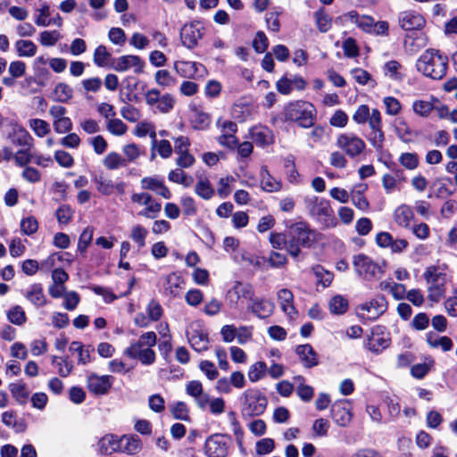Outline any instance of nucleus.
I'll use <instances>...</instances> for the list:
<instances>
[{
	"label": "nucleus",
	"mask_w": 457,
	"mask_h": 457,
	"mask_svg": "<svg viewBox=\"0 0 457 457\" xmlns=\"http://www.w3.org/2000/svg\"><path fill=\"white\" fill-rule=\"evenodd\" d=\"M287 253L297 258L301 253V246L311 248L320 239V234L305 221H297L288 226Z\"/></svg>",
	"instance_id": "obj_1"
},
{
	"label": "nucleus",
	"mask_w": 457,
	"mask_h": 457,
	"mask_svg": "<svg viewBox=\"0 0 457 457\" xmlns=\"http://www.w3.org/2000/svg\"><path fill=\"white\" fill-rule=\"evenodd\" d=\"M448 60L438 50H426L417 60V70L432 79H441L447 71Z\"/></svg>",
	"instance_id": "obj_2"
},
{
	"label": "nucleus",
	"mask_w": 457,
	"mask_h": 457,
	"mask_svg": "<svg viewBox=\"0 0 457 457\" xmlns=\"http://www.w3.org/2000/svg\"><path fill=\"white\" fill-rule=\"evenodd\" d=\"M157 337L153 331L142 334L137 341H134L125 349L124 353L130 359L138 360L143 365H152L156 359L152 349L156 345Z\"/></svg>",
	"instance_id": "obj_3"
},
{
	"label": "nucleus",
	"mask_w": 457,
	"mask_h": 457,
	"mask_svg": "<svg viewBox=\"0 0 457 457\" xmlns=\"http://www.w3.org/2000/svg\"><path fill=\"white\" fill-rule=\"evenodd\" d=\"M287 120L297 122L301 127L308 129L313 126L316 118V109L306 101L289 103L284 111Z\"/></svg>",
	"instance_id": "obj_4"
},
{
	"label": "nucleus",
	"mask_w": 457,
	"mask_h": 457,
	"mask_svg": "<svg viewBox=\"0 0 457 457\" xmlns=\"http://www.w3.org/2000/svg\"><path fill=\"white\" fill-rule=\"evenodd\" d=\"M428 284V299L432 303H438L446 292V274L438 266H429L423 273Z\"/></svg>",
	"instance_id": "obj_5"
},
{
	"label": "nucleus",
	"mask_w": 457,
	"mask_h": 457,
	"mask_svg": "<svg viewBox=\"0 0 457 457\" xmlns=\"http://www.w3.org/2000/svg\"><path fill=\"white\" fill-rule=\"evenodd\" d=\"M304 205L309 214L327 228L337 225L334 212L329 202L318 196H307L304 199Z\"/></svg>",
	"instance_id": "obj_6"
},
{
	"label": "nucleus",
	"mask_w": 457,
	"mask_h": 457,
	"mask_svg": "<svg viewBox=\"0 0 457 457\" xmlns=\"http://www.w3.org/2000/svg\"><path fill=\"white\" fill-rule=\"evenodd\" d=\"M244 403L242 413L244 416H259L264 412L267 407V398L259 391L249 389L243 394Z\"/></svg>",
	"instance_id": "obj_7"
},
{
	"label": "nucleus",
	"mask_w": 457,
	"mask_h": 457,
	"mask_svg": "<svg viewBox=\"0 0 457 457\" xmlns=\"http://www.w3.org/2000/svg\"><path fill=\"white\" fill-rule=\"evenodd\" d=\"M353 263L357 274L366 280L378 278L385 271L381 265L363 253L355 255Z\"/></svg>",
	"instance_id": "obj_8"
},
{
	"label": "nucleus",
	"mask_w": 457,
	"mask_h": 457,
	"mask_svg": "<svg viewBox=\"0 0 457 457\" xmlns=\"http://www.w3.org/2000/svg\"><path fill=\"white\" fill-rule=\"evenodd\" d=\"M336 145L350 158L358 157L366 148L365 142L353 133H342L338 135Z\"/></svg>",
	"instance_id": "obj_9"
},
{
	"label": "nucleus",
	"mask_w": 457,
	"mask_h": 457,
	"mask_svg": "<svg viewBox=\"0 0 457 457\" xmlns=\"http://www.w3.org/2000/svg\"><path fill=\"white\" fill-rule=\"evenodd\" d=\"M145 103L152 107L154 112L161 113L170 112L175 105L176 100L171 94L161 95L157 88L149 89L145 95Z\"/></svg>",
	"instance_id": "obj_10"
},
{
	"label": "nucleus",
	"mask_w": 457,
	"mask_h": 457,
	"mask_svg": "<svg viewBox=\"0 0 457 457\" xmlns=\"http://www.w3.org/2000/svg\"><path fill=\"white\" fill-rule=\"evenodd\" d=\"M254 296L253 287L250 283L236 281L228 290L226 299L231 308H237L240 302L247 301L251 303Z\"/></svg>",
	"instance_id": "obj_11"
},
{
	"label": "nucleus",
	"mask_w": 457,
	"mask_h": 457,
	"mask_svg": "<svg viewBox=\"0 0 457 457\" xmlns=\"http://www.w3.org/2000/svg\"><path fill=\"white\" fill-rule=\"evenodd\" d=\"M145 62L137 55L126 54L113 58L110 63V68L117 72H127L132 71L135 74L144 72Z\"/></svg>",
	"instance_id": "obj_12"
},
{
	"label": "nucleus",
	"mask_w": 457,
	"mask_h": 457,
	"mask_svg": "<svg viewBox=\"0 0 457 457\" xmlns=\"http://www.w3.org/2000/svg\"><path fill=\"white\" fill-rule=\"evenodd\" d=\"M187 337L188 343L195 351L203 352L208 349V334L201 323H191L187 330Z\"/></svg>",
	"instance_id": "obj_13"
},
{
	"label": "nucleus",
	"mask_w": 457,
	"mask_h": 457,
	"mask_svg": "<svg viewBox=\"0 0 457 457\" xmlns=\"http://www.w3.org/2000/svg\"><path fill=\"white\" fill-rule=\"evenodd\" d=\"M230 438L223 434L210 436L204 445L205 453L209 457H226Z\"/></svg>",
	"instance_id": "obj_14"
},
{
	"label": "nucleus",
	"mask_w": 457,
	"mask_h": 457,
	"mask_svg": "<svg viewBox=\"0 0 457 457\" xmlns=\"http://www.w3.org/2000/svg\"><path fill=\"white\" fill-rule=\"evenodd\" d=\"M114 381L111 375H98L91 373L87 376V387L94 395L100 396L107 395Z\"/></svg>",
	"instance_id": "obj_15"
},
{
	"label": "nucleus",
	"mask_w": 457,
	"mask_h": 457,
	"mask_svg": "<svg viewBox=\"0 0 457 457\" xmlns=\"http://www.w3.org/2000/svg\"><path fill=\"white\" fill-rule=\"evenodd\" d=\"M387 308V302L382 295H378L371 301L359 306L360 314L368 320H376L383 314Z\"/></svg>",
	"instance_id": "obj_16"
},
{
	"label": "nucleus",
	"mask_w": 457,
	"mask_h": 457,
	"mask_svg": "<svg viewBox=\"0 0 457 457\" xmlns=\"http://www.w3.org/2000/svg\"><path fill=\"white\" fill-rule=\"evenodd\" d=\"M331 417L340 427H346L352 420V404L346 399L335 402L331 406Z\"/></svg>",
	"instance_id": "obj_17"
},
{
	"label": "nucleus",
	"mask_w": 457,
	"mask_h": 457,
	"mask_svg": "<svg viewBox=\"0 0 457 457\" xmlns=\"http://www.w3.org/2000/svg\"><path fill=\"white\" fill-rule=\"evenodd\" d=\"M204 27L200 22L185 24L180 30V38L183 46L192 49L203 37Z\"/></svg>",
	"instance_id": "obj_18"
},
{
	"label": "nucleus",
	"mask_w": 457,
	"mask_h": 457,
	"mask_svg": "<svg viewBox=\"0 0 457 457\" xmlns=\"http://www.w3.org/2000/svg\"><path fill=\"white\" fill-rule=\"evenodd\" d=\"M7 138L16 146L29 147L33 146V137L20 124H14L12 130L8 133Z\"/></svg>",
	"instance_id": "obj_19"
},
{
	"label": "nucleus",
	"mask_w": 457,
	"mask_h": 457,
	"mask_svg": "<svg viewBox=\"0 0 457 457\" xmlns=\"http://www.w3.org/2000/svg\"><path fill=\"white\" fill-rule=\"evenodd\" d=\"M378 331H382L380 327L373 328L371 336L367 339L365 344V346L376 354L380 353L383 350L387 348L390 344L389 337H386L383 333H378Z\"/></svg>",
	"instance_id": "obj_20"
},
{
	"label": "nucleus",
	"mask_w": 457,
	"mask_h": 457,
	"mask_svg": "<svg viewBox=\"0 0 457 457\" xmlns=\"http://www.w3.org/2000/svg\"><path fill=\"white\" fill-rule=\"evenodd\" d=\"M247 308L258 318L265 319L273 313L275 305L272 302L265 298H255L253 296L251 303H248Z\"/></svg>",
	"instance_id": "obj_21"
},
{
	"label": "nucleus",
	"mask_w": 457,
	"mask_h": 457,
	"mask_svg": "<svg viewBox=\"0 0 457 457\" xmlns=\"http://www.w3.org/2000/svg\"><path fill=\"white\" fill-rule=\"evenodd\" d=\"M184 287L185 281L178 272H172L165 277L163 283L165 295L177 297L181 294Z\"/></svg>",
	"instance_id": "obj_22"
},
{
	"label": "nucleus",
	"mask_w": 457,
	"mask_h": 457,
	"mask_svg": "<svg viewBox=\"0 0 457 457\" xmlns=\"http://www.w3.org/2000/svg\"><path fill=\"white\" fill-rule=\"evenodd\" d=\"M399 24L405 30L420 29L425 24V20L420 13L407 11L400 13Z\"/></svg>",
	"instance_id": "obj_23"
},
{
	"label": "nucleus",
	"mask_w": 457,
	"mask_h": 457,
	"mask_svg": "<svg viewBox=\"0 0 457 457\" xmlns=\"http://www.w3.org/2000/svg\"><path fill=\"white\" fill-rule=\"evenodd\" d=\"M295 353L305 368L310 369L318 365L317 353L311 345L305 344L298 345L295 349Z\"/></svg>",
	"instance_id": "obj_24"
},
{
	"label": "nucleus",
	"mask_w": 457,
	"mask_h": 457,
	"mask_svg": "<svg viewBox=\"0 0 457 457\" xmlns=\"http://www.w3.org/2000/svg\"><path fill=\"white\" fill-rule=\"evenodd\" d=\"M277 296L282 312L288 317L294 318L297 312L294 305L293 293L287 288H283L278 292Z\"/></svg>",
	"instance_id": "obj_25"
},
{
	"label": "nucleus",
	"mask_w": 457,
	"mask_h": 457,
	"mask_svg": "<svg viewBox=\"0 0 457 457\" xmlns=\"http://www.w3.org/2000/svg\"><path fill=\"white\" fill-rule=\"evenodd\" d=\"M204 66L195 62H188V61H176L174 62V69L176 72L183 78L193 79L198 73H200V69H203Z\"/></svg>",
	"instance_id": "obj_26"
},
{
	"label": "nucleus",
	"mask_w": 457,
	"mask_h": 457,
	"mask_svg": "<svg viewBox=\"0 0 457 457\" xmlns=\"http://www.w3.org/2000/svg\"><path fill=\"white\" fill-rule=\"evenodd\" d=\"M97 446L100 454L108 455L120 450V441L117 436L108 434L98 441Z\"/></svg>",
	"instance_id": "obj_27"
},
{
	"label": "nucleus",
	"mask_w": 457,
	"mask_h": 457,
	"mask_svg": "<svg viewBox=\"0 0 457 457\" xmlns=\"http://www.w3.org/2000/svg\"><path fill=\"white\" fill-rule=\"evenodd\" d=\"M260 177L262 190L273 193L278 192L282 188L281 182L271 176L266 166L261 168Z\"/></svg>",
	"instance_id": "obj_28"
},
{
	"label": "nucleus",
	"mask_w": 457,
	"mask_h": 457,
	"mask_svg": "<svg viewBox=\"0 0 457 457\" xmlns=\"http://www.w3.org/2000/svg\"><path fill=\"white\" fill-rule=\"evenodd\" d=\"M25 297L37 308L45 306L47 303V299L43 292V287L39 283L31 285L26 292Z\"/></svg>",
	"instance_id": "obj_29"
},
{
	"label": "nucleus",
	"mask_w": 457,
	"mask_h": 457,
	"mask_svg": "<svg viewBox=\"0 0 457 457\" xmlns=\"http://www.w3.org/2000/svg\"><path fill=\"white\" fill-rule=\"evenodd\" d=\"M345 19L356 24L360 29H361L365 32L371 33L372 31L374 20L370 16H360L357 12L351 11L345 14Z\"/></svg>",
	"instance_id": "obj_30"
},
{
	"label": "nucleus",
	"mask_w": 457,
	"mask_h": 457,
	"mask_svg": "<svg viewBox=\"0 0 457 457\" xmlns=\"http://www.w3.org/2000/svg\"><path fill=\"white\" fill-rule=\"evenodd\" d=\"M367 189V184H358L352 190V202L356 208L361 211H366L370 205L368 200L363 195Z\"/></svg>",
	"instance_id": "obj_31"
},
{
	"label": "nucleus",
	"mask_w": 457,
	"mask_h": 457,
	"mask_svg": "<svg viewBox=\"0 0 457 457\" xmlns=\"http://www.w3.org/2000/svg\"><path fill=\"white\" fill-rule=\"evenodd\" d=\"M120 448L119 451L128 454H136L142 448L141 442L137 436H123L121 438H120Z\"/></svg>",
	"instance_id": "obj_32"
},
{
	"label": "nucleus",
	"mask_w": 457,
	"mask_h": 457,
	"mask_svg": "<svg viewBox=\"0 0 457 457\" xmlns=\"http://www.w3.org/2000/svg\"><path fill=\"white\" fill-rule=\"evenodd\" d=\"M394 216L395 222L399 226L408 228L414 215L410 206L403 204L396 208Z\"/></svg>",
	"instance_id": "obj_33"
},
{
	"label": "nucleus",
	"mask_w": 457,
	"mask_h": 457,
	"mask_svg": "<svg viewBox=\"0 0 457 457\" xmlns=\"http://www.w3.org/2000/svg\"><path fill=\"white\" fill-rule=\"evenodd\" d=\"M252 139L260 145H267L272 142L271 131L267 127H254L251 130Z\"/></svg>",
	"instance_id": "obj_34"
},
{
	"label": "nucleus",
	"mask_w": 457,
	"mask_h": 457,
	"mask_svg": "<svg viewBox=\"0 0 457 457\" xmlns=\"http://www.w3.org/2000/svg\"><path fill=\"white\" fill-rule=\"evenodd\" d=\"M427 342L433 348L440 347L444 352L450 351L453 348V341L446 336L438 337L436 334L427 335Z\"/></svg>",
	"instance_id": "obj_35"
},
{
	"label": "nucleus",
	"mask_w": 457,
	"mask_h": 457,
	"mask_svg": "<svg viewBox=\"0 0 457 457\" xmlns=\"http://www.w3.org/2000/svg\"><path fill=\"white\" fill-rule=\"evenodd\" d=\"M195 193L204 200H210L215 194L207 178H200L195 184Z\"/></svg>",
	"instance_id": "obj_36"
},
{
	"label": "nucleus",
	"mask_w": 457,
	"mask_h": 457,
	"mask_svg": "<svg viewBox=\"0 0 457 457\" xmlns=\"http://www.w3.org/2000/svg\"><path fill=\"white\" fill-rule=\"evenodd\" d=\"M403 66L397 61L392 60L385 63L383 71L386 76L395 81H401L404 74L402 72Z\"/></svg>",
	"instance_id": "obj_37"
},
{
	"label": "nucleus",
	"mask_w": 457,
	"mask_h": 457,
	"mask_svg": "<svg viewBox=\"0 0 457 457\" xmlns=\"http://www.w3.org/2000/svg\"><path fill=\"white\" fill-rule=\"evenodd\" d=\"M15 49L20 57H32L37 53V46L31 40L20 39L16 41Z\"/></svg>",
	"instance_id": "obj_38"
},
{
	"label": "nucleus",
	"mask_w": 457,
	"mask_h": 457,
	"mask_svg": "<svg viewBox=\"0 0 457 457\" xmlns=\"http://www.w3.org/2000/svg\"><path fill=\"white\" fill-rule=\"evenodd\" d=\"M168 179L173 183L180 184L184 187H189L194 182L193 177L186 174L181 169H175L169 172Z\"/></svg>",
	"instance_id": "obj_39"
},
{
	"label": "nucleus",
	"mask_w": 457,
	"mask_h": 457,
	"mask_svg": "<svg viewBox=\"0 0 457 457\" xmlns=\"http://www.w3.org/2000/svg\"><path fill=\"white\" fill-rule=\"evenodd\" d=\"M171 415L176 420L189 421V409L185 402L178 401L170 406Z\"/></svg>",
	"instance_id": "obj_40"
},
{
	"label": "nucleus",
	"mask_w": 457,
	"mask_h": 457,
	"mask_svg": "<svg viewBox=\"0 0 457 457\" xmlns=\"http://www.w3.org/2000/svg\"><path fill=\"white\" fill-rule=\"evenodd\" d=\"M155 83L162 88H171L177 84V79L167 70H159L154 74Z\"/></svg>",
	"instance_id": "obj_41"
},
{
	"label": "nucleus",
	"mask_w": 457,
	"mask_h": 457,
	"mask_svg": "<svg viewBox=\"0 0 457 457\" xmlns=\"http://www.w3.org/2000/svg\"><path fill=\"white\" fill-rule=\"evenodd\" d=\"M93 60L95 64L98 67H110L112 59L106 47L101 45L95 49Z\"/></svg>",
	"instance_id": "obj_42"
},
{
	"label": "nucleus",
	"mask_w": 457,
	"mask_h": 457,
	"mask_svg": "<svg viewBox=\"0 0 457 457\" xmlns=\"http://www.w3.org/2000/svg\"><path fill=\"white\" fill-rule=\"evenodd\" d=\"M295 381L298 384L296 388L297 395L304 402H310L313 397V388L305 385V379L302 376L294 378Z\"/></svg>",
	"instance_id": "obj_43"
},
{
	"label": "nucleus",
	"mask_w": 457,
	"mask_h": 457,
	"mask_svg": "<svg viewBox=\"0 0 457 457\" xmlns=\"http://www.w3.org/2000/svg\"><path fill=\"white\" fill-rule=\"evenodd\" d=\"M70 351L77 352L79 354V363L87 364L90 361V352L93 349L90 346L85 347L80 342L73 341L70 345Z\"/></svg>",
	"instance_id": "obj_44"
},
{
	"label": "nucleus",
	"mask_w": 457,
	"mask_h": 457,
	"mask_svg": "<svg viewBox=\"0 0 457 457\" xmlns=\"http://www.w3.org/2000/svg\"><path fill=\"white\" fill-rule=\"evenodd\" d=\"M104 166L107 170H116L126 166V159L116 152L109 153L103 160Z\"/></svg>",
	"instance_id": "obj_45"
},
{
	"label": "nucleus",
	"mask_w": 457,
	"mask_h": 457,
	"mask_svg": "<svg viewBox=\"0 0 457 457\" xmlns=\"http://www.w3.org/2000/svg\"><path fill=\"white\" fill-rule=\"evenodd\" d=\"M73 90L66 83H58L54 90V100L60 103H67L72 98Z\"/></svg>",
	"instance_id": "obj_46"
},
{
	"label": "nucleus",
	"mask_w": 457,
	"mask_h": 457,
	"mask_svg": "<svg viewBox=\"0 0 457 457\" xmlns=\"http://www.w3.org/2000/svg\"><path fill=\"white\" fill-rule=\"evenodd\" d=\"M315 23L321 33H325L331 29L332 18L324 11L319 10L314 13Z\"/></svg>",
	"instance_id": "obj_47"
},
{
	"label": "nucleus",
	"mask_w": 457,
	"mask_h": 457,
	"mask_svg": "<svg viewBox=\"0 0 457 457\" xmlns=\"http://www.w3.org/2000/svg\"><path fill=\"white\" fill-rule=\"evenodd\" d=\"M9 390L19 403L23 404L27 402L29 398V392L26 389L25 384L21 382L11 383L9 385Z\"/></svg>",
	"instance_id": "obj_48"
},
{
	"label": "nucleus",
	"mask_w": 457,
	"mask_h": 457,
	"mask_svg": "<svg viewBox=\"0 0 457 457\" xmlns=\"http://www.w3.org/2000/svg\"><path fill=\"white\" fill-rule=\"evenodd\" d=\"M235 181L236 179L232 176L220 178L218 182V195L222 199L228 197L232 192Z\"/></svg>",
	"instance_id": "obj_49"
},
{
	"label": "nucleus",
	"mask_w": 457,
	"mask_h": 457,
	"mask_svg": "<svg viewBox=\"0 0 457 457\" xmlns=\"http://www.w3.org/2000/svg\"><path fill=\"white\" fill-rule=\"evenodd\" d=\"M7 319L16 326H21L27 320L25 312L20 305H15L7 312Z\"/></svg>",
	"instance_id": "obj_50"
},
{
	"label": "nucleus",
	"mask_w": 457,
	"mask_h": 457,
	"mask_svg": "<svg viewBox=\"0 0 457 457\" xmlns=\"http://www.w3.org/2000/svg\"><path fill=\"white\" fill-rule=\"evenodd\" d=\"M329 310L333 314H343L348 310V301L342 295H335L329 301Z\"/></svg>",
	"instance_id": "obj_51"
},
{
	"label": "nucleus",
	"mask_w": 457,
	"mask_h": 457,
	"mask_svg": "<svg viewBox=\"0 0 457 457\" xmlns=\"http://www.w3.org/2000/svg\"><path fill=\"white\" fill-rule=\"evenodd\" d=\"M29 126L39 137L46 136L51 130L49 123L41 119H30Z\"/></svg>",
	"instance_id": "obj_52"
},
{
	"label": "nucleus",
	"mask_w": 457,
	"mask_h": 457,
	"mask_svg": "<svg viewBox=\"0 0 457 457\" xmlns=\"http://www.w3.org/2000/svg\"><path fill=\"white\" fill-rule=\"evenodd\" d=\"M267 372V365L264 361H257L250 366L248 378L252 382L260 380Z\"/></svg>",
	"instance_id": "obj_53"
},
{
	"label": "nucleus",
	"mask_w": 457,
	"mask_h": 457,
	"mask_svg": "<svg viewBox=\"0 0 457 457\" xmlns=\"http://www.w3.org/2000/svg\"><path fill=\"white\" fill-rule=\"evenodd\" d=\"M151 137H153L154 145L156 147L160 156L164 159L170 157L172 154V147L170 143L166 139H162L157 142L155 138V132H152Z\"/></svg>",
	"instance_id": "obj_54"
},
{
	"label": "nucleus",
	"mask_w": 457,
	"mask_h": 457,
	"mask_svg": "<svg viewBox=\"0 0 457 457\" xmlns=\"http://www.w3.org/2000/svg\"><path fill=\"white\" fill-rule=\"evenodd\" d=\"M106 129L114 136H122L127 132L128 126L120 119H109Z\"/></svg>",
	"instance_id": "obj_55"
},
{
	"label": "nucleus",
	"mask_w": 457,
	"mask_h": 457,
	"mask_svg": "<svg viewBox=\"0 0 457 457\" xmlns=\"http://www.w3.org/2000/svg\"><path fill=\"white\" fill-rule=\"evenodd\" d=\"M123 154H125L126 164L128 162H134L137 159L144 154L141 147L134 143L125 145L122 148Z\"/></svg>",
	"instance_id": "obj_56"
},
{
	"label": "nucleus",
	"mask_w": 457,
	"mask_h": 457,
	"mask_svg": "<svg viewBox=\"0 0 457 457\" xmlns=\"http://www.w3.org/2000/svg\"><path fill=\"white\" fill-rule=\"evenodd\" d=\"M412 110L416 114L421 117H428L434 110V105L428 101L416 100L412 104Z\"/></svg>",
	"instance_id": "obj_57"
},
{
	"label": "nucleus",
	"mask_w": 457,
	"mask_h": 457,
	"mask_svg": "<svg viewBox=\"0 0 457 457\" xmlns=\"http://www.w3.org/2000/svg\"><path fill=\"white\" fill-rule=\"evenodd\" d=\"M147 229L141 225H136L131 228L130 237L137 245L138 248L145 245Z\"/></svg>",
	"instance_id": "obj_58"
},
{
	"label": "nucleus",
	"mask_w": 457,
	"mask_h": 457,
	"mask_svg": "<svg viewBox=\"0 0 457 457\" xmlns=\"http://www.w3.org/2000/svg\"><path fill=\"white\" fill-rule=\"evenodd\" d=\"M180 205L182 208L183 214L187 217L195 216L197 212V207L195 204V201L191 196L183 195L180 198Z\"/></svg>",
	"instance_id": "obj_59"
},
{
	"label": "nucleus",
	"mask_w": 457,
	"mask_h": 457,
	"mask_svg": "<svg viewBox=\"0 0 457 457\" xmlns=\"http://www.w3.org/2000/svg\"><path fill=\"white\" fill-rule=\"evenodd\" d=\"M21 230L24 235L31 236L38 229V222L34 216H29L21 220Z\"/></svg>",
	"instance_id": "obj_60"
},
{
	"label": "nucleus",
	"mask_w": 457,
	"mask_h": 457,
	"mask_svg": "<svg viewBox=\"0 0 457 457\" xmlns=\"http://www.w3.org/2000/svg\"><path fill=\"white\" fill-rule=\"evenodd\" d=\"M73 210L67 204L61 205L55 212V217L60 225H67L72 219Z\"/></svg>",
	"instance_id": "obj_61"
},
{
	"label": "nucleus",
	"mask_w": 457,
	"mask_h": 457,
	"mask_svg": "<svg viewBox=\"0 0 457 457\" xmlns=\"http://www.w3.org/2000/svg\"><path fill=\"white\" fill-rule=\"evenodd\" d=\"M61 35L57 30H45L40 33L39 41L45 46H53L60 39Z\"/></svg>",
	"instance_id": "obj_62"
},
{
	"label": "nucleus",
	"mask_w": 457,
	"mask_h": 457,
	"mask_svg": "<svg viewBox=\"0 0 457 457\" xmlns=\"http://www.w3.org/2000/svg\"><path fill=\"white\" fill-rule=\"evenodd\" d=\"M93 181L96 186V189L103 195H109L113 192L114 186L111 180L104 179L102 176H95Z\"/></svg>",
	"instance_id": "obj_63"
},
{
	"label": "nucleus",
	"mask_w": 457,
	"mask_h": 457,
	"mask_svg": "<svg viewBox=\"0 0 457 457\" xmlns=\"http://www.w3.org/2000/svg\"><path fill=\"white\" fill-rule=\"evenodd\" d=\"M444 306L447 314L451 317H457V289L453 291V295L449 296L444 303Z\"/></svg>",
	"instance_id": "obj_64"
}]
</instances>
